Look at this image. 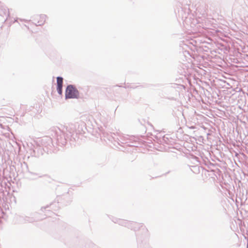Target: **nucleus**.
I'll list each match as a JSON object with an SVG mask.
<instances>
[{
	"label": "nucleus",
	"instance_id": "nucleus-1",
	"mask_svg": "<svg viewBox=\"0 0 248 248\" xmlns=\"http://www.w3.org/2000/svg\"><path fill=\"white\" fill-rule=\"evenodd\" d=\"M78 96V91L73 86L69 85L67 86L65 93L66 98H77Z\"/></svg>",
	"mask_w": 248,
	"mask_h": 248
},
{
	"label": "nucleus",
	"instance_id": "nucleus-2",
	"mask_svg": "<svg viewBox=\"0 0 248 248\" xmlns=\"http://www.w3.org/2000/svg\"><path fill=\"white\" fill-rule=\"evenodd\" d=\"M46 19V16L44 15H38L34 18V22L38 26H41L45 24Z\"/></svg>",
	"mask_w": 248,
	"mask_h": 248
},
{
	"label": "nucleus",
	"instance_id": "nucleus-3",
	"mask_svg": "<svg viewBox=\"0 0 248 248\" xmlns=\"http://www.w3.org/2000/svg\"><path fill=\"white\" fill-rule=\"evenodd\" d=\"M57 91L59 94H61L62 93V87L63 83V78L61 77L57 78Z\"/></svg>",
	"mask_w": 248,
	"mask_h": 248
}]
</instances>
